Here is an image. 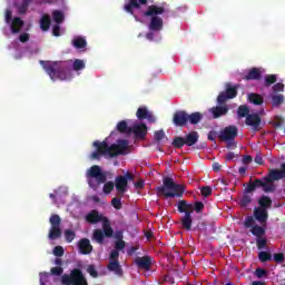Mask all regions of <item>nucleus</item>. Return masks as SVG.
I'll use <instances>...</instances> for the list:
<instances>
[{"label": "nucleus", "mask_w": 285, "mask_h": 285, "mask_svg": "<svg viewBox=\"0 0 285 285\" xmlns=\"http://www.w3.org/2000/svg\"><path fill=\"white\" fill-rule=\"evenodd\" d=\"M122 10L131 14L135 21L141 22L142 19H150L148 29L154 32L164 30V19L159 14L166 12V8L157 4L148 6V0H126Z\"/></svg>", "instance_id": "nucleus-1"}, {"label": "nucleus", "mask_w": 285, "mask_h": 285, "mask_svg": "<svg viewBox=\"0 0 285 285\" xmlns=\"http://www.w3.org/2000/svg\"><path fill=\"white\" fill-rule=\"evenodd\" d=\"M87 179L88 186L92 188V190H98L101 184H105L102 187L105 195H110L115 190V183L108 181V176L98 165H94L87 170Z\"/></svg>", "instance_id": "nucleus-2"}, {"label": "nucleus", "mask_w": 285, "mask_h": 285, "mask_svg": "<svg viewBox=\"0 0 285 285\" xmlns=\"http://www.w3.org/2000/svg\"><path fill=\"white\" fill-rule=\"evenodd\" d=\"M95 148H97V151H94L91 154V159H99L101 155L105 157H109L112 159V157H119V155H126V150H128V140L121 139L118 140V144H112L111 146L108 145L106 141H95L94 142Z\"/></svg>", "instance_id": "nucleus-3"}, {"label": "nucleus", "mask_w": 285, "mask_h": 285, "mask_svg": "<svg viewBox=\"0 0 285 285\" xmlns=\"http://www.w3.org/2000/svg\"><path fill=\"white\" fill-rule=\"evenodd\" d=\"M42 68L49 75L50 79H60V81H66L72 77V68H70V62L68 61H40Z\"/></svg>", "instance_id": "nucleus-4"}, {"label": "nucleus", "mask_w": 285, "mask_h": 285, "mask_svg": "<svg viewBox=\"0 0 285 285\" xmlns=\"http://www.w3.org/2000/svg\"><path fill=\"white\" fill-rule=\"evenodd\" d=\"M178 213H184V217L180 218L181 227L185 230H193V213H203L205 206L202 202L189 204L188 200H178Z\"/></svg>", "instance_id": "nucleus-5"}, {"label": "nucleus", "mask_w": 285, "mask_h": 285, "mask_svg": "<svg viewBox=\"0 0 285 285\" xmlns=\"http://www.w3.org/2000/svg\"><path fill=\"white\" fill-rule=\"evenodd\" d=\"M157 195H164L166 199H174V197H184L186 193V186L175 183V179L165 177L163 179V186L156 188Z\"/></svg>", "instance_id": "nucleus-6"}, {"label": "nucleus", "mask_w": 285, "mask_h": 285, "mask_svg": "<svg viewBox=\"0 0 285 285\" xmlns=\"http://www.w3.org/2000/svg\"><path fill=\"white\" fill-rule=\"evenodd\" d=\"M263 190L264 193H275V185L273 181H279V179H285V163L281 164L279 169H272L268 175L264 178Z\"/></svg>", "instance_id": "nucleus-7"}, {"label": "nucleus", "mask_w": 285, "mask_h": 285, "mask_svg": "<svg viewBox=\"0 0 285 285\" xmlns=\"http://www.w3.org/2000/svg\"><path fill=\"white\" fill-rule=\"evenodd\" d=\"M62 285H88V281L86 276H83V272L79 268H75L70 272V274H65L61 276Z\"/></svg>", "instance_id": "nucleus-8"}, {"label": "nucleus", "mask_w": 285, "mask_h": 285, "mask_svg": "<svg viewBox=\"0 0 285 285\" xmlns=\"http://www.w3.org/2000/svg\"><path fill=\"white\" fill-rule=\"evenodd\" d=\"M238 89L239 85H233V82H227L225 85V91H222L217 97V104L222 106L225 101H228V99H235V97H237Z\"/></svg>", "instance_id": "nucleus-9"}, {"label": "nucleus", "mask_w": 285, "mask_h": 285, "mask_svg": "<svg viewBox=\"0 0 285 285\" xmlns=\"http://www.w3.org/2000/svg\"><path fill=\"white\" fill-rule=\"evenodd\" d=\"M51 227L49 229L48 238L51 240L59 239L61 237V217L57 214H52L49 218Z\"/></svg>", "instance_id": "nucleus-10"}, {"label": "nucleus", "mask_w": 285, "mask_h": 285, "mask_svg": "<svg viewBox=\"0 0 285 285\" xmlns=\"http://www.w3.org/2000/svg\"><path fill=\"white\" fill-rule=\"evenodd\" d=\"M238 131H239V129L237 128V126H227L220 131L219 139H220V141H226L228 139H235L237 137Z\"/></svg>", "instance_id": "nucleus-11"}, {"label": "nucleus", "mask_w": 285, "mask_h": 285, "mask_svg": "<svg viewBox=\"0 0 285 285\" xmlns=\"http://www.w3.org/2000/svg\"><path fill=\"white\" fill-rule=\"evenodd\" d=\"M131 134L135 135L136 139H146V135H148V126L144 122H136L131 127Z\"/></svg>", "instance_id": "nucleus-12"}, {"label": "nucleus", "mask_w": 285, "mask_h": 285, "mask_svg": "<svg viewBox=\"0 0 285 285\" xmlns=\"http://www.w3.org/2000/svg\"><path fill=\"white\" fill-rule=\"evenodd\" d=\"M136 117L137 119H139V121H144V119H147L149 124H155V121H157V118L155 117V115L148 111L147 107H139L137 109Z\"/></svg>", "instance_id": "nucleus-13"}, {"label": "nucleus", "mask_w": 285, "mask_h": 285, "mask_svg": "<svg viewBox=\"0 0 285 285\" xmlns=\"http://www.w3.org/2000/svg\"><path fill=\"white\" fill-rule=\"evenodd\" d=\"M174 126L183 127L188 124V112L184 110H178L174 114L173 117Z\"/></svg>", "instance_id": "nucleus-14"}, {"label": "nucleus", "mask_w": 285, "mask_h": 285, "mask_svg": "<svg viewBox=\"0 0 285 285\" xmlns=\"http://www.w3.org/2000/svg\"><path fill=\"white\" fill-rule=\"evenodd\" d=\"M228 105H220V106H216V107H212L209 109V112L213 117V119H219V117H226V115H228Z\"/></svg>", "instance_id": "nucleus-15"}, {"label": "nucleus", "mask_w": 285, "mask_h": 285, "mask_svg": "<svg viewBox=\"0 0 285 285\" xmlns=\"http://www.w3.org/2000/svg\"><path fill=\"white\" fill-rule=\"evenodd\" d=\"M245 124L246 126H252L253 130L257 132L262 124V117H259L257 114H249L245 119Z\"/></svg>", "instance_id": "nucleus-16"}, {"label": "nucleus", "mask_w": 285, "mask_h": 285, "mask_svg": "<svg viewBox=\"0 0 285 285\" xmlns=\"http://www.w3.org/2000/svg\"><path fill=\"white\" fill-rule=\"evenodd\" d=\"M254 218L256 219V222L262 224V226L266 225V222H268V209H262L261 207H255Z\"/></svg>", "instance_id": "nucleus-17"}, {"label": "nucleus", "mask_w": 285, "mask_h": 285, "mask_svg": "<svg viewBox=\"0 0 285 285\" xmlns=\"http://www.w3.org/2000/svg\"><path fill=\"white\" fill-rule=\"evenodd\" d=\"M106 219L107 217L99 214L97 209H94L86 215V222H88V224H99V222H104Z\"/></svg>", "instance_id": "nucleus-18"}, {"label": "nucleus", "mask_w": 285, "mask_h": 285, "mask_svg": "<svg viewBox=\"0 0 285 285\" xmlns=\"http://www.w3.org/2000/svg\"><path fill=\"white\" fill-rule=\"evenodd\" d=\"M135 264L142 271H150V266H153V258L150 256L137 257L135 259Z\"/></svg>", "instance_id": "nucleus-19"}, {"label": "nucleus", "mask_w": 285, "mask_h": 285, "mask_svg": "<svg viewBox=\"0 0 285 285\" xmlns=\"http://www.w3.org/2000/svg\"><path fill=\"white\" fill-rule=\"evenodd\" d=\"M78 249L81 255H90L92 253V245L90 244V239H80L78 242Z\"/></svg>", "instance_id": "nucleus-20"}, {"label": "nucleus", "mask_w": 285, "mask_h": 285, "mask_svg": "<svg viewBox=\"0 0 285 285\" xmlns=\"http://www.w3.org/2000/svg\"><path fill=\"white\" fill-rule=\"evenodd\" d=\"M9 24H10L12 35H19L23 26H26V22L20 17H14Z\"/></svg>", "instance_id": "nucleus-21"}, {"label": "nucleus", "mask_w": 285, "mask_h": 285, "mask_svg": "<svg viewBox=\"0 0 285 285\" xmlns=\"http://www.w3.org/2000/svg\"><path fill=\"white\" fill-rule=\"evenodd\" d=\"M107 271L116 274L118 277H124V268H121L119 261H109V264L107 265Z\"/></svg>", "instance_id": "nucleus-22"}, {"label": "nucleus", "mask_w": 285, "mask_h": 285, "mask_svg": "<svg viewBox=\"0 0 285 285\" xmlns=\"http://www.w3.org/2000/svg\"><path fill=\"white\" fill-rule=\"evenodd\" d=\"M115 188H116L117 193H119L120 195H124V193H126V190H128V183L126 181V178L122 176L116 177Z\"/></svg>", "instance_id": "nucleus-23"}, {"label": "nucleus", "mask_w": 285, "mask_h": 285, "mask_svg": "<svg viewBox=\"0 0 285 285\" xmlns=\"http://www.w3.org/2000/svg\"><path fill=\"white\" fill-rule=\"evenodd\" d=\"M245 79L247 81H259V79H262V69L257 67L249 69V71L245 76Z\"/></svg>", "instance_id": "nucleus-24"}, {"label": "nucleus", "mask_w": 285, "mask_h": 285, "mask_svg": "<svg viewBox=\"0 0 285 285\" xmlns=\"http://www.w3.org/2000/svg\"><path fill=\"white\" fill-rule=\"evenodd\" d=\"M184 139H185V146H188V147L195 146V144L199 141V132L190 131L184 137Z\"/></svg>", "instance_id": "nucleus-25"}, {"label": "nucleus", "mask_w": 285, "mask_h": 285, "mask_svg": "<svg viewBox=\"0 0 285 285\" xmlns=\"http://www.w3.org/2000/svg\"><path fill=\"white\" fill-rule=\"evenodd\" d=\"M202 119H204V114L199 111L187 114V124L189 122L191 126H197Z\"/></svg>", "instance_id": "nucleus-26"}, {"label": "nucleus", "mask_w": 285, "mask_h": 285, "mask_svg": "<svg viewBox=\"0 0 285 285\" xmlns=\"http://www.w3.org/2000/svg\"><path fill=\"white\" fill-rule=\"evenodd\" d=\"M247 100L254 106H262L264 104V96L257 92H250L247 95Z\"/></svg>", "instance_id": "nucleus-27"}, {"label": "nucleus", "mask_w": 285, "mask_h": 285, "mask_svg": "<svg viewBox=\"0 0 285 285\" xmlns=\"http://www.w3.org/2000/svg\"><path fill=\"white\" fill-rule=\"evenodd\" d=\"M258 208L264 210H268V208H273V200L268 196H261L258 199Z\"/></svg>", "instance_id": "nucleus-28"}, {"label": "nucleus", "mask_w": 285, "mask_h": 285, "mask_svg": "<svg viewBox=\"0 0 285 285\" xmlns=\"http://www.w3.org/2000/svg\"><path fill=\"white\" fill-rule=\"evenodd\" d=\"M117 130L121 135H132V127H128V122L126 120H121L117 124Z\"/></svg>", "instance_id": "nucleus-29"}, {"label": "nucleus", "mask_w": 285, "mask_h": 285, "mask_svg": "<svg viewBox=\"0 0 285 285\" xmlns=\"http://www.w3.org/2000/svg\"><path fill=\"white\" fill-rule=\"evenodd\" d=\"M257 188H264V180L255 179L253 183H249L245 189V193H254Z\"/></svg>", "instance_id": "nucleus-30"}, {"label": "nucleus", "mask_w": 285, "mask_h": 285, "mask_svg": "<svg viewBox=\"0 0 285 285\" xmlns=\"http://www.w3.org/2000/svg\"><path fill=\"white\" fill-rule=\"evenodd\" d=\"M102 233L106 237L110 238L115 235V229L110 226V219H106L102 222Z\"/></svg>", "instance_id": "nucleus-31"}, {"label": "nucleus", "mask_w": 285, "mask_h": 285, "mask_svg": "<svg viewBox=\"0 0 285 285\" xmlns=\"http://www.w3.org/2000/svg\"><path fill=\"white\" fill-rule=\"evenodd\" d=\"M71 45L73 46V48H76L77 50H81L83 48H86L88 46V42L85 40L83 37H76L72 41Z\"/></svg>", "instance_id": "nucleus-32"}, {"label": "nucleus", "mask_w": 285, "mask_h": 285, "mask_svg": "<svg viewBox=\"0 0 285 285\" xmlns=\"http://www.w3.org/2000/svg\"><path fill=\"white\" fill-rule=\"evenodd\" d=\"M250 233L256 237V239H259L266 235V229L259 225H255L252 227Z\"/></svg>", "instance_id": "nucleus-33"}, {"label": "nucleus", "mask_w": 285, "mask_h": 285, "mask_svg": "<svg viewBox=\"0 0 285 285\" xmlns=\"http://www.w3.org/2000/svg\"><path fill=\"white\" fill-rule=\"evenodd\" d=\"M30 3H32V0H22L21 4H14L18 10V14H26V12H28V8H30Z\"/></svg>", "instance_id": "nucleus-34"}, {"label": "nucleus", "mask_w": 285, "mask_h": 285, "mask_svg": "<svg viewBox=\"0 0 285 285\" xmlns=\"http://www.w3.org/2000/svg\"><path fill=\"white\" fill-rule=\"evenodd\" d=\"M50 16L49 14H43L42 18L40 19V28L43 32H48L50 30Z\"/></svg>", "instance_id": "nucleus-35"}, {"label": "nucleus", "mask_w": 285, "mask_h": 285, "mask_svg": "<svg viewBox=\"0 0 285 285\" xmlns=\"http://www.w3.org/2000/svg\"><path fill=\"white\" fill-rule=\"evenodd\" d=\"M104 239H106L104 230L95 229L92 234V240L96 242L97 244H104Z\"/></svg>", "instance_id": "nucleus-36"}, {"label": "nucleus", "mask_w": 285, "mask_h": 285, "mask_svg": "<svg viewBox=\"0 0 285 285\" xmlns=\"http://www.w3.org/2000/svg\"><path fill=\"white\" fill-rule=\"evenodd\" d=\"M271 98L273 108H277L278 106H282V104H284V95L282 94L272 95Z\"/></svg>", "instance_id": "nucleus-37"}, {"label": "nucleus", "mask_w": 285, "mask_h": 285, "mask_svg": "<svg viewBox=\"0 0 285 285\" xmlns=\"http://www.w3.org/2000/svg\"><path fill=\"white\" fill-rule=\"evenodd\" d=\"M173 148L180 149L186 146V140L184 137L176 136L171 142Z\"/></svg>", "instance_id": "nucleus-38"}, {"label": "nucleus", "mask_w": 285, "mask_h": 285, "mask_svg": "<svg viewBox=\"0 0 285 285\" xmlns=\"http://www.w3.org/2000/svg\"><path fill=\"white\" fill-rule=\"evenodd\" d=\"M237 115L240 119H244V117H248V115H250V109L246 105H240L237 109Z\"/></svg>", "instance_id": "nucleus-39"}, {"label": "nucleus", "mask_w": 285, "mask_h": 285, "mask_svg": "<svg viewBox=\"0 0 285 285\" xmlns=\"http://www.w3.org/2000/svg\"><path fill=\"white\" fill-rule=\"evenodd\" d=\"M253 202V194L250 195V193H246L243 195L242 199H240V206L243 208H246L248 206V204H250Z\"/></svg>", "instance_id": "nucleus-40"}, {"label": "nucleus", "mask_w": 285, "mask_h": 285, "mask_svg": "<svg viewBox=\"0 0 285 285\" xmlns=\"http://www.w3.org/2000/svg\"><path fill=\"white\" fill-rule=\"evenodd\" d=\"M273 83H277V75H267L265 76V88H271Z\"/></svg>", "instance_id": "nucleus-41"}, {"label": "nucleus", "mask_w": 285, "mask_h": 285, "mask_svg": "<svg viewBox=\"0 0 285 285\" xmlns=\"http://www.w3.org/2000/svg\"><path fill=\"white\" fill-rule=\"evenodd\" d=\"M86 68V62H83V60L81 59H76L73 61V65H72V69L76 71V72H79V70H83Z\"/></svg>", "instance_id": "nucleus-42"}, {"label": "nucleus", "mask_w": 285, "mask_h": 285, "mask_svg": "<svg viewBox=\"0 0 285 285\" xmlns=\"http://www.w3.org/2000/svg\"><path fill=\"white\" fill-rule=\"evenodd\" d=\"M258 259L259 262H263V263L271 262L273 259V255H271V253L268 252H259Z\"/></svg>", "instance_id": "nucleus-43"}, {"label": "nucleus", "mask_w": 285, "mask_h": 285, "mask_svg": "<svg viewBox=\"0 0 285 285\" xmlns=\"http://www.w3.org/2000/svg\"><path fill=\"white\" fill-rule=\"evenodd\" d=\"M75 237H77V234H75L72 229L65 230V239L68 244H71V242H75Z\"/></svg>", "instance_id": "nucleus-44"}, {"label": "nucleus", "mask_w": 285, "mask_h": 285, "mask_svg": "<svg viewBox=\"0 0 285 285\" xmlns=\"http://www.w3.org/2000/svg\"><path fill=\"white\" fill-rule=\"evenodd\" d=\"M53 21L57 24L63 23V12L56 10L52 12Z\"/></svg>", "instance_id": "nucleus-45"}, {"label": "nucleus", "mask_w": 285, "mask_h": 285, "mask_svg": "<svg viewBox=\"0 0 285 285\" xmlns=\"http://www.w3.org/2000/svg\"><path fill=\"white\" fill-rule=\"evenodd\" d=\"M266 244H268V240L266 238H256V246L258 250H264V248H266Z\"/></svg>", "instance_id": "nucleus-46"}, {"label": "nucleus", "mask_w": 285, "mask_h": 285, "mask_svg": "<svg viewBox=\"0 0 285 285\" xmlns=\"http://www.w3.org/2000/svg\"><path fill=\"white\" fill-rule=\"evenodd\" d=\"M87 273H89L91 277H99V272H97V267H95V265H88Z\"/></svg>", "instance_id": "nucleus-47"}, {"label": "nucleus", "mask_w": 285, "mask_h": 285, "mask_svg": "<svg viewBox=\"0 0 285 285\" xmlns=\"http://www.w3.org/2000/svg\"><path fill=\"white\" fill-rule=\"evenodd\" d=\"M245 228H253L255 226V218L253 216H247L244 222Z\"/></svg>", "instance_id": "nucleus-48"}, {"label": "nucleus", "mask_w": 285, "mask_h": 285, "mask_svg": "<svg viewBox=\"0 0 285 285\" xmlns=\"http://www.w3.org/2000/svg\"><path fill=\"white\" fill-rule=\"evenodd\" d=\"M203 197H210L213 195V188L210 186H205L200 188Z\"/></svg>", "instance_id": "nucleus-49"}, {"label": "nucleus", "mask_w": 285, "mask_h": 285, "mask_svg": "<svg viewBox=\"0 0 285 285\" xmlns=\"http://www.w3.org/2000/svg\"><path fill=\"white\" fill-rule=\"evenodd\" d=\"M111 206H114L116 210H121V198H117V197L112 198Z\"/></svg>", "instance_id": "nucleus-50"}, {"label": "nucleus", "mask_w": 285, "mask_h": 285, "mask_svg": "<svg viewBox=\"0 0 285 285\" xmlns=\"http://www.w3.org/2000/svg\"><path fill=\"white\" fill-rule=\"evenodd\" d=\"M164 137H166V132H164V129L157 130L154 134V138L156 141H161V139H164Z\"/></svg>", "instance_id": "nucleus-51"}, {"label": "nucleus", "mask_w": 285, "mask_h": 285, "mask_svg": "<svg viewBox=\"0 0 285 285\" xmlns=\"http://www.w3.org/2000/svg\"><path fill=\"white\" fill-rule=\"evenodd\" d=\"M268 275V272H266V269L264 268H257L255 271V276L258 278V279H262V277H266Z\"/></svg>", "instance_id": "nucleus-52"}, {"label": "nucleus", "mask_w": 285, "mask_h": 285, "mask_svg": "<svg viewBox=\"0 0 285 285\" xmlns=\"http://www.w3.org/2000/svg\"><path fill=\"white\" fill-rule=\"evenodd\" d=\"M109 262H119V250L114 249L110 253Z\"/></svg>", "instance_id": "nucleus-53"}, {"label": "nucleus", "mask_w": 285, "mask_h": 285, "mask_svg": "<svg viewBox=\"0 0 285 285\" xmlns=\"http://www.w3.org/2000/svg\"><path fill=\"white\" fill-rule=\"evenodd\" d=\"M50 273L51 275H57V276L63 275V267L61 266L52 267Z\"/></svg>", "instance_id": "nucleus-54"}, {"label": "nucleus", "mask_w": 285, "mask_h": 285, "mask_svg": "<svg viewBox=\"0 0 285 285\" xmlns=\"http://www.w3.org/2000/svg\"><path fill=\"white\" fill-rule=\"evenodd\" d=\"M63 253H65V250H63V247H61V246H56L53 248V255L56 257H63Z\"/></svg>", "instance_id": "nucleus-55"}, {"label": "nucleus", "mask_w": 285, "mask_h": 285, "mask_svg": "<svg viewBox=\"0 0 285 285\" xmlns=\"http://www.w3.org/2000/svg\"><path fill=\"white\" fill-rule=\"evenodd\" d=\"M273 92H284V83L277 82L272 87Z\"/></svg>", "instance_id": "nucleus-56"}, {"label": "nucleus", "mask_w": 285, "mask_h": 285, "mask_svg": "<svg viewBox=\"0 0 285 285\" xmlns=\"http://www.w3.org/2000/svg\"><path fill=\"white\" fill-rule=\"evenodd\" d=\"M274 262L282 264L284 262V253L274 254Z\"/></svg>", "instance_id": "nucleus-57"}, {"label": "nucleus", "mask_w": 285, "mask_h": 285, "mask_svg": "<svg viewBox=\"0 0 285 285\" xmlns=\"http://www.w3.org/2000/svg\"><path fill=\"white\" fill-rule=\"evenodd\" d=\"M225 141H227V148L229 150H235V148H237V142H235V139H228Z\"/></svg>", "instance_id": "nucleus-58"}, {"label": "nucleus", "mask_w": 285, "mask_h": 285, "mask_svg": "<svg viewBox=\"0 0 285 285\" xmlns=\"http://www.w3.org/2000/svg\"><path fill=\"white\" fill-rule=\"evenodd\" d=\"M115 247L116 250H124V248H126V242H124L122 239L117 240Z\"/></svg>", "instance_id": "nucleus-59"}, {"label": "nucleus", "mask_w": 285, "mask_h": 285, "mask_svg": "<svg viewBox=\"0 0 285 285\" xmlns=\"http://www.w3.org/2000/svg\"><path fill=\"white\" fill-rule=\"evenodd\" d=\"M52 35L53 37H61V27L59 24L53 26Z\"/></svg>", "instance_id": "nucleus-60"}, {"label": "nucleus", "mask_w": 285, "mask_h": 285, "mask_svg": "<svg viewBox=\"0 0 285 285\" xmlns=\"http://www.w3.org/2000/svg\"><path fill=\"white\" fill-rule=\"evenodd\" d=\"M19 41H21V43H26V42L30 41V35L29 33H21L19 36Z\"/></svg>", "instance_id": "nucleus-61"}, {"label": "nucleus", "mask_w": 285, "mask_h": 285, "mask_svg": "<svg viewBox=\"0 0 285 285\" xmlns=\"http://www.w3.org/2000/svg\"><path fill=\"white\" fill-rule=\"evenodd\" d=\"M4 21H6V23H8V24L11 23V21H12V11H10V10H7V11H6Z\"/></svg>", "instance_id": "nucleus-62"}, {"label": "nucleus", "mask_w": 285, "mask_h": 285, "mask_svg": "<svg viewBox=\"0 0 285 285\" xmlns=\"http://www.w3.org/2000/svg\"><path fill=\"white\" fill-rule=\"evenodd\" d=\"M135 188H138L139 190L144 189V187L146 186V183L144 180H138L134 184Z\"/></svg>", "instance_id": "nucleus-63"}, {"label": "nucleus", "mask_w": 285, "mask_h": 285, "mask_svg": "<svg viewBox=\"0 0 285 285\" xmlns=\"http://www.w3.org/2000/svg\"><path fill=\"white\" fill-rule=\"evenodd\" d=\"M253 161V157L252 156H244L243 157V164L248 165Z\"/></svg>", "instance_id": "nucleus-64"}]
</instances>
